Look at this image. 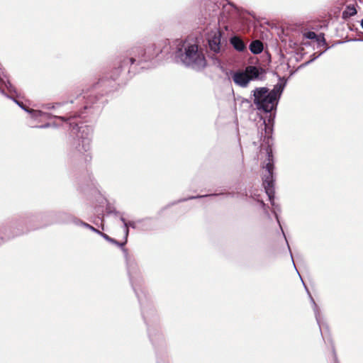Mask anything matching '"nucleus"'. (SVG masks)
<instances>
[{
  "mask_svg": "<svg viewBox=\"0 0 363 363\" xmlns=\"http://www.w3.org/2000/svg\"><path fill=\"white\" fill-rule=\"evenodd\" d=\"M111 91V87L108 86L106 80L100 79L90 89L83 91L74 100L70 101V104L80 106L78 110L71 111L65 116H54V118L67 122L72 130L76 129L77 131L68 153L71 159L78 160L84 155L85 160H87L88 157L91 159V157L85 153L90 149L94 128L91 125L75 121V119L80 118L84 119L85 123L89 122L90 120L86 118H91L99 113L104 103L102 99L103 95Z\"/></svg>",
  "mask_w": 363,
  "mask_h": 363,
  "instance_id": "nucleus-1",
  "label": "nucleus"
},
{
  "mask_svg": "<svg viewBox=\"0 0 363 363\" xmlns=\"http://www.w3.org/2000/svg\"><path fill=\"white\" fill-rule=\"evenodd\" d=\"M100 235L108 242L121 248L126 262L127 270L130 284L140 304L142 315L147 326L149 338L152 343L155 345L157 340H162L163 337L157 328H151V323H156L158 318L152 306L147 303L145 295L144 294L143 291L138 287L140 286L142 279L134 259L129 257L128 250L123 247L127 242H125V240L123 242H118V240L109 237L107 234L102 232Z\"/></svg>",
  "mask_w": 363,
  "mask_h": 363,
  "instance_id": "nucleus-2",
  "label": "nucleus"
},
{
  "mask_svg": "<svg viewBox=\"0 0 363 363\" xmlns=\"http://www.w3.org/2000/svg\"><path fill=\"white\" fill-rule=\"evenodd\" d=\"M75 220L79 218L65 211L26 213L9 220L8 227L13 228V232L7 234L6 226H3L1 231L7 238H13L53 223L75 225Z\"/></svg>",
  "mask_w": 363,
  "mask_h": 363,
  "instance_id": "nucleus-3",
  "label": "nucleus"
},
{
  "mask_svg": "<svg viewBox=\"0 0 363 363\" xmlns=\"http://www.w3.org/2000/svg\"><path fill=\"white\" fill-rule=\"evenodd\" d=\"M156 45L150 44L145 47L141 43L137 44L128 50L124 55L119 56L114 64V67L108 75L103 77L108 86L113 88L115 82L118 79L123 71L127 70L128 74L131 72H135L134 67L135 62L140 65L143 62L151 60L157 57L160 50H156Z\"/></svg>",
  "mask_w": 363,
  "mask_h": 363,
  "instance_id": "nucleus-4",
  "label": "nucleus"
},
{
  "mask_svg": "<svg viewBox=\"0 0 363 363\" xmlns=\"http://www.w3.org/2000/svg\"><path fill=\"white\" fill-rule=\"evenodd\" d=\"M277 84L269 91L267 87L255 88L252 91L253 102L259 111L264 113L275 111L281 94L287 83V79L279 76Z\"/></svg>",
  "mask_w": 363,
  "mask_h": 363,
  "instance_id": "nucleus-5",
  "label": "nucleus"
},
{
  "mask_svg": "<svg viewBox=\"0 0 363 363\" xmlns=\"http://www.w3.org/2000/svg\"><path fill=\"white\" fill-rule=\"evenodd\" d=\"M262 168L264 170L262 173V186L264 189L265 193L268 196L269 200L271 203V205L273 207L272 213H274L275 218L277 221V223L279 225V227L281 230V232L283 233V235L286 240V235L284 234V232L281 228V225L280 224L278 212H281V206L279 204H277L274 201V196H275V173H274V162H273L272 160H269V162H267V163H262Z\"/></svg>",
  "mask_w": 363,
  "mask_h": 363,
  "instance_id": "nucleus-6",
  "label": "nucleus"
},
{
  "mask_svg": "<svg viewBox=\"0 0 363 363\" xmlns=\"http://www.w3.org/2000/svg\"><path fill=\"white\" fill-rule=\"evenodd\" d=\"M182 48H178L175 57L188 68L197 72L203 70L206 66V60L202 51L199 50L196 44L183 45Z\"/></svg>",
  "mask_w": 363,
  "mask_h": 363,
  "instance_id": "nucleus-7",
  "label": "nucleus"
},
{
  "mask_svg": "<svg viewBox=\"0 0 363 363\" xmlns=\"http://www.w3.org/2000/svg\"><path fill=\"white\" fill-rule=\"evenodd\" d=\"M273 111L269 113V116L267 121H263L264 125V133L261 132V151L264 150L266 154V158L262 163H267L269 160H272L275 162L274 157L273 155L272 147L274 145V139L272 137L274 131V123L275 119V113Z\"/></svg>",
  "mask_w": 363,
  "mask_h": 363,
  "instance_id": "nucleus-8",
  "label": "nucleus"
},
{
  "mask_svg": "<svg viewBox=\"0 0 363 363\" xmlns=\"http://www.w3.org/2000/svg\"><path fill=\"white\" fill-rule=\"evenodd\" d=\"M5 89H6L9 93H16L15 87L10 82L8 77L3 74L2 76L0 75V92L1 94L13 100L23 110L30 113L33 118L37 119L40 117H45L47 118H54L55 115H52L40 110L30 109L26 107L23 102H21L16 100L15 98L6 94L5 93Z\"/></svg>",
  "mask_w": 363,
  "mask_h": 363,
  "instance_id": "nucleus-9",
  "label": "nucleus"
},
{
  "mask_svg": "<svg viewBox=\"0 0 363 363\" xmlns=\"http://www.w3.org/2000/svg\"><path fill=\"white\" fill-rule=\"evenodd\" d=\"M223 32L219 29L211 30L207 38L208 50V53L209 57L213 60L214 65L221 67L222 62L217 55L222 52L221 38Z\"/></svg>",
  "mask_w": 363,
  "mask_h": 363,
  "instance_id": "nucleus-10",
  "label": "nucleus"
},
{
  "mask_svg": "<svg viewBox=\"0 0 363 363\" xmlns=\"http://www.w3.org/2000/svg\"><path fill=\"white\" fill-rule=\"evenodd\" d=\"M226 1H228V4L229 6H228L227 5H223V11H218L219 6L217 4H211V7L213 8V12L214 13L213 14H212V16H218L219 14V16L218 17V21L220 20V18L222 21L228 20V15L226 14V13H228L229 14L231 11L237 10V7L235 6V5L234 4L229 2L228 0H226Z\"/></svg>",
  "mask_w": 363,
  "mask_h": 363,
  "instance_id": "nucleus-11",
  "label": "nucleus"
},
{
  "mask_svg": "<svg viewBox=\"0 0 363 363\" xmlns=\"http://www.w3.org/2000/svg\"><path fill=\"white\" fill-rule=\"evenodd\" d=\"M245 72L248 77L252 80H262L263 79L265 69L261 67L257 66H247L245 69Z\"/></svg>",
  "mask_w": 363,
  "mask_h": 363,
  "instance_id": "nucleus-12",
  "label": "nucleus"
},
{
  "mask_svg": "<svg viewBox=\"0 0 363 363\" xmlns=\"http://www.w3.org/2000/svg\"><path fill=\"white\" fill-rule=\"evenodd\" d=\"M233 80L234 83L240 87H246L251 81V79L248 77V75L243 71H237L233 75Z\"/></svg>",
  "mask_w": 363,
  "mask_h": 363,
  "instance_id": "nucleus-13",
  "label": "nucleus"
},
{
  "mask_svg": "<svg viewBox=\"0 0 363 363\" xmlns=\"http://www.w3.org/2000/svg\"><path fill=\"white\" fill-rule=\"evenodd\" d=\"M220 195H225L227 196L234 197L235 193L234 192H227V193L221 192V193H218V194L214 193V194H206V195L191 196H189L187 198H184V199H179L178 201H174V203H172V205H174V204H176V203H179L180 202L186 201H189V200L201 199V198H204V197H214V196H220Z\"/></svg>",
  "mask_w": 363,
  "mask_h": 363,
  "instance_id": "nucleus-14",
  "label": "nucleus"
},
{
  "mask_svg": "<svg viewBox=\"0 0 363 363\" xmlns=\"http://www.w3.org/2000/svg\"><path fill=\"white\" fill-rule=\"evenodd\" d=\"M230 43L235 50L242 52L246 50V45L243 40L238 35H233L230 38Z\"/></svg>",
  "mask_w": 363,
  "mask_h": 363,
  "instance_id": "nucleus-15",
  "label": "nucleus"
},
{
  "mask_svg": "<svg viewBox=\"0 0 363 363\" xmlns=\"http://www.w3.org/2000/svg\"><path fill=\"white\" fill-rule=\"evenodd\" d=\"M305 289H306L307 293L309 295V297H310V299H311V302L312 303V305H313V311H314L315 318V320H316V322H317L318 325H319L320 331L321 332V319H322V317H321V314H320V310H319L318 306L316 304L315 300L313 299V298L312 297L311 294H310V292H309V291H308V289L306 286H305Z\"/></svg>",
  "mask_w": 363,
  "mask_h": 363,
  "instance_id": "nucleus-16",
  "label": "nucleus"
},
{
  "mask_svg": "<svg viewBox=\"0 0 363 363\" xmlns=\"http://www.w3.org/2000/svg\"><path fill=\"white\" fill-rule=\"evenodd\" d=\"M249 48L252 53L257 55L263 51L264 46L260 40H255L250 43Z\"/></svg>",
  "mask_w": 363,
  "mask_h": 363,
  "instance_id": "nucleus-17",
  "label": "nucleus"
},
{
  "mask_svg": "<svg viewBox=\"0 0 363 363\" xmlns=\"http://www.w3.org/2000/svg\"><path fill=\"white\" fill-rule=\"evenodd\" d=\"M357 13V9L353 4L347 5L342 12V18L347 19Z\"/></svg>",
  "mask_w": 363,
  "mask_h": 363,
  "instance_id": "nucleus-18",
  "label": "nucleus"
},
{
  "mask_svg": "<svg viewBox=\"0 0 363 363\" xmlns=\"http://www.w3.org/2000/svg\"><path fill=\"white\" fill-rule=\"evenodd\" d=\"M75 225H81V226H83L86 228H88L89 230H91V231L99 234V235H101V232L95 228L94 227H93L92 225H89V223H85L84 221H82V220L79 219V220H75Z\"/></svg>",
  "mask_w": 363,
  "mask_h": 363,
  "instance_id": "nucleus-19",
  "label": "nucleus"
},
{
  "mask_svg": "<svg viewBox=\"0 0 363 363\" xmlns=\"http://www.w3.org/2000/svg\"><path fill=\"white\" fill-rule=\"evenodd\" d=\"M150 220V218H143V219H139L136 221L130 220L127 223L128 229L129 230V228H132L133 229H138L139 228V223H143L146 222H149Z\"/></svg>",
  "mask_w": 363,
  "mask_h": 363,
  "instance_id": "nucleus-20",
  "label": "nucleus"
},
{
  "mask_svg": "<svg viewBox=\"0 0 363 363\" xmlns=\"http://www.w3.org/2000/svg\"><path fill=\"white\" fill-rule=\"evenodd\" d=\"M120 220L123 223V228H124V238L125 239V242H127L128 240V234H129V230L128 229V225H127V223H128V221L126 220V219L123 216H121L120 217Z\"/></svg>",
  "mask_w": 363,
  "mask_h": 363,
  "instance_id": "nucleus-21",
  "label": "nucleus"
},
{
  "mask_svg": "<svg viewBox=\"0 0 363 363\" xmlns=\"http://www.w3.org/2000/svg\"><path fill=\"white\" fill-rule=\"evenodd\" d=\"M67 104H68V102L55 103V104H47L44 106V108H47V109H51V108L57 109L65 105H67Z\"/></svg>",
  "mask_w": 363,
  "mask_h": 363,
  "instance_id": "nucleus-22",
  "label": "nucleus"
},
{
  "mask_svg": "<svg viewBox=\"0 0 363 363\" xmlns=\"http://www.w3.org/2000/svg\"><path fill=\"white\" fill-rule=\"evenodd\" d=\"M304 37L309 40H315L316 41H319V38L317 34L313 31H307L303 34Z\"/></svg>",
  "mask_w": 363,
  "mask_h": 363,
  "instance_id": "nucleus-23",
  "label": "nucleus"
},
{
  "mask_svg": "<svg viewBox=\"0 0 363 363\" xmlns=\"http://www.w3.org/2000/svg\"><path fill=\"white\" fill-rule=\"evenodd\" d=\"M150 220L149 222L143 223H139V228L142 230H149L152 228V219L151 218H149Z\"/></svg>",
  "mask_w": 363,
  "mask_h": 363,
  "instance_id": "nucleus-24",
  "label": "nucleus"
},
{
  "mask_svg": "<svg viewBox=\"0 0 363 363\" xmlns=\"http://www.w3.org/2000/svg\"><path fill=\"white\" fill-rule=\"evenodd\" d=\"M286 245H287V247H288L289 251V252H290L291 258V260H292L293 264H294V268L296 269V270L297 273L298 274L299 277H300V279H302L301 275H300V274L298 273V270H297V269H296V265H295V263H294V259H293V255H292V253H291V248H290V246H289V242H288V241H287V240H286ZM301 281H302V282H303V286H306V284H304L303 281V280H301Z\"/></svg>",
  "mask_w": 363,
  "mask_h": 363,
  "instance_id": "nucleus-25",
  "label": "nucleus"
},
{
  "mask_svg": "<svg viewBox=\"0 0 363 363\" xmlns=\"http://www.w3.org/2000/svg\"><path fill=\"white\" fill-rule=\"evenodd\" d=\"M286 245H287V247H288L289 251V252H290L291 258V260H292L293 264H294V268L296 269V270L297 273L298 274L299 277H300V279H302L301 275H300V274L298 273V270H297V269H296V265H295V263H294V259H293V255H292V253H291V248H290V246H289V242H288V241H287V240H286ZM301 281H302V282H303V286H306V284H304L303 281V280H301Z\"/></svg>",
  "mask_w": 363,
  "mask_h": 363,
  "instance_id": "nucleus-26",
  "label": "nucleus"
},
{
  "mask_svg": "<svg viewBox=\"0 0 363 363\" xmlns=\"http://www.w3.org/2000/svg\"><path fill=\"white\" fill-rule=\"evenodd\" d=\"M318 37L319 38V41H317V43H318L319 45H326V40L323 33H321L320 35H318Z\"/></svg>",
  "mask_w": 363,
  "mask_h": 363,
  "instance_id": "nucleus-27",
  "label": "nucleus"
},
{
  "mask_svg": "<svg viewBox=\"0 0 363 363\" xmlns=\"http://www.w3.org/2000/svg\"><path fill=\"white\" fill-rule=\"evenodd\" d=\"M330 48V47H327L325 48V50L323 52H320L318 55H315V54L314 53L313 55H311V60H312V62H313L314 60H315L317 58H318L320 55H322L326 50H328V49Z\"/></svg>",
  "mask_w": 363,
  "mask_h": 363,
  "instance_id": "nucleus-28",
  "label": "nucleus"
},
{
  "mask_svg": "<svg viewBox=\"0 0 363 363\" xmlns=\"http://www.w3.org/2000/svg\"><path fill=\"white\" fill-rule=\"evenodd\" d=\"M50 126V123H47L43 125H36V126H35V128H49Z\"/></svg>",
  "mask_w": 363,
  "mask_h": 363,
  "instance_id": "nucleus-29",
  "label": "nucleus"
},
{
  "mask_svg": "<svg viewBox=\"0 0 363 363\" xmlns=\"http://www.w3.org/2000/svg\"><path fill=\"white\" fill-rule=\"evenodd\" d=\"M333 357H334V363H340L337 359V354H336L334 347L333 348Z\"/></svg>",
  "mask_w": 363,
  "mask_h": 363,
  "instance_id": "nucleus-30",
  "label": "nucleus"
},
{
  "mask_svg": "<svg viewBox=\"0 0 363 363\" xmlns=\"http://www.w3.org/2000/svg\"><path fill=\"white\" fill-rule=\"evenodd\" d=\"M108 213H113V214H114L115 216H118V215H119V214H120V212H119V211H117L116 210H113V211L109 210V211H108Z\"/></svg>",
  "mask_w": 363,
  "mask_h": 363,
  "instance_id": "nucleus-31",
  "label": "nucleus"
},
{
  "mask_svg": "<svg viewBox=\"0 0 363 363\" xmlns=\"http://www.w3.org/2000/svg\"><path fill=\"white\" fill-rule=\"evenodd\" d=\"M311 62H312V60H308V61H306V62L303 63V64L300 66V67H306V66H307V65H310Z\"/></svg>",
  "mask_w": 363,
  "mask_h": 363,
  "instance_id": "nucleus-32",
  "label": "nucleus"
},
{
  "mask_svg": "<svg viewBox=\"0 0 363 363\" xmlns=\"http://www.w3.org/2000/svg\"><path fill=\"white\" fill-rule=\"evenodd\" d=\"M260 204H261V206H262L264 209H265V208H266V204L264 203V201H260Z\"/></svg>",
  "mask_w": 363,
  "mask_h": 363,
  "instance_id": "nucleus-33",
  "label": "nucleus"
},
{
  "mask_svg": "<svg viewBox=\"0 0 363 363\" xmlns=\"http://www.w3.org/2000/svg\"><path fill=\"white\" fill-rule=\"evenodd\" d=\"M354 41H363V39H354Z\"/></svg>",
  "mask_w": 363,
  "mask_h": 363,
  "instance_id": "nucleus-34",
  "label": "nucleus"
},
{
  "mask_svg": "<svg viewBox=\"0 0 363 363\" xmlns=\"http://www.w3.org/2000/svg\"><path fill=\"white\" fill-rule=\"evenodd\" d=\"M360 25H361L362 28H363V18L362 19V21L360 22Z\"/></svg>",
  "mask_w": 363,
  "mask_h": 363,
  "instance_id": "nucleus-35",
  "label": "nucleus"
}]
</instances>
